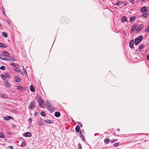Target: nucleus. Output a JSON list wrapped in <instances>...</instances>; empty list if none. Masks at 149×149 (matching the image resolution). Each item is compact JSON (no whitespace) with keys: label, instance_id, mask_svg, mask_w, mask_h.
Segmentation results:
<instances>
[{"label":"nucleus","instance_id":"50","mask_svg":"<svg viewBox=\"0 0 149 149\" xmlns=\"http://www.w3.org/2000/svg\"><path fill=\"white\" fill-rule=\"evenodd\" d=\"M126 5H127L126 3H125L124 4L123 6H126Z\"/></svg>","mask_w":149,"mask_h":149},{"label":"nucleus","instance_id":"17","mask_svg":"<svg viewBox=\"0 0 149 149\" xmlns=\"http://www.w3.org/2000/svg\"><path fill=\"white\" fill-rule=\"evenodd\" d=\"M47 104L48 105L47 107L48 108L51 107V103L50 101L47 100Z\"/></svg>","mask_w":149,"mask_h":149},{"label":"nucleus","instance_id":"18","mask_svg":"<svg viewBox=\"0 0 149 149\" xmlns=\"http://www.w3.org/2000/svg\"><path fill=\"white\" fill-rule=\"evenodd\" d=\"M1 76L2 77V79L4 80H5L6 78H9L10 77L9 75H8L7 76H6L2 75Z\"/></svg>","mask_w":149,"mask_h":149},{"label":"nucleus","instance_id":"12","mask_svg":"<svg viewBox=\"0 0 149 149\" xmlns=\"http://www.w3.org/2000/svg\"><path fill=\"white\" fill-rule=\"evenodd\" d=\"M148 10H146V7L144 6L141 8V11L143 13L146 12L148 11Z\"/></svg>","mask_w":149,"mask_h":149},{"label":"nucleus","instance_id":"52","mask_svg":"<svg viewBox=\"0 0 149 149\" xmlns=\"http://www.w3.org/2000/svg\"><path fill=\"white\" fill-rule=\"evenodd\" d=\"M34 115H35V116H36L37 115V113L36 112L35 113H34Z\"/></svg>","mask_w":149,"mask_h":149},{"label":"nucleus","instance_id":"56","mask_svg":"<svg viewBox=\"0 0 149 149\" xmlns=\"http://www.w3.org/2000/svg\"><path fill=\"white\" fill-rule=\"evenodd\" d=\"M8 134H11V133H10V132H9Z\"/></svg>","mask_w":149,"mask_h":149},{"label":"nucleus","instance_id":"41","mask_svg":"<svg viewBox=\"0 0 149 149\" xmlns=\"http://www.w3.org/2000/svg\"><path fill=\"white\" fill-rule=\"evenodd\" d=\"M65 19H67L66 18H65L64 17H62V18L61 19V21L62 22L64 23V20Z\"/></svg>","mask_w":149,"mask_h":149},{"label":"nucleus","instance_id":"25","mask_svg":"<svg viewBox=\"0 0 149 149\" xmlns=\"http://www.w3.org/2000/svg\"><path fill=\"white\" fill-rule=\"evenodd\" d=\"M26 145V141H24L22 142L21 146L22 147H24L25 146V145Z\"/></svg>","mask_w":149,"mask_h":149},{"label":"nucleus","instance_id":"8","mask_svg":"<svg viewBox=\"0 0 149 149\" xmlns=\"http://www.w3.org/2000/svg\"><path fill=\"white\" fill-rule=\"evenodd\" d=\"M134 44V41L133 40H132L130 41V46L131 48H132L133 47Z\"/></svg>","mask_w":149,"mask_h":149},{"label":"nucleus","instance_id":"3","mask_svg":"<svg viewBox=\"0 0 149 149\" xmlns=\"http://www.w3.org/2000/svg\"><path fill=\"white\" fill-rule=\"evenodd\" d=\"M34 104V102H30L29 106V109L31 110L33 109L35 107Z\"/></svg>","mask_w":149,"mask_h":149},{"label":"nucleus","instance_id":"57","mask_svg":"<svg viewBox=\"0 0 149 149\" xmlns=\"http://www.w3.org/2000/svg\"><path fill=\"white\" fill-rule=\"evenodd\" d=\"M80 125L81 127H82V125L81 124Z\"/></svg>","mask_w":149,"mask_h":149},{"label":"nucleus","instance_id":"36","mask_svg":"<svg viewBox=\"0 0 149 149\" xmlns=\"http://www.w3.org/2000/svg\"><path fill=\"white\" fill-rule=\"evenodd\" d=\"M118 140V139L115 140L114 139H113L110 141V142L111 143H113L116 142Z\"/></svg>","mask_w":149,"mask_h":149},{"label":"nucleus","instance_id":"28","mask_svg":"<svg viewBox=\"0 0 149 149\" xmlns=\"http://www.w3.org/2000/svg\"><path fill=\"white\" fill-rule=\"evenodd\" d=\"M145 32H149V25H148L147 28L145 29Z\"/></svg>","mask_w":149,"mask_h":149},{"label":"nucleus","instance_id":"20","mask_svg":"<svg viewBox=\"0 0 149 149\" xmlns=\"http://www.w3.org/2000/svg\"><path fill=\"white\" fill-rule=\"evenodd\" d=\"M80 127L79 126L77 125L76 126L75 128V131L77 132H79L80 130Z\"/></svg>","mask_w":149,"mask_h":149},{"label":"nucleus","instance_id":"39","mask_svg":"<svg viewBox=\"0 0 149 149\" xmlns=\"http://www.w3.org/2000/svg\"><path fill=\"white\" fill-rule=\"evenodd\" d=\"M2 48H6L7 46V45H6L3 44V43H2Z\"/></svg>","mask_w":149,"mask_h":149},{"label":"nucleus","instance_id":"40","mask_svg":"<svg viewBox=\"0 0 149 149\" xmlns=\"http://www.w3.org/2000/svg\"><path fill=\"white\" fill-rule=\"evenodd\" d=\"M81 138L82 139V140L84 141L85 140V138L84 137V136L83 135H81Z\"/></svg>","mask_w":149,"mask_h":149},{"label":"nucleus","instance_id":"2","mask_svg":"<svg viewBox=\"0 0 149 149\" xmlns=\"http://www.w3.org/2000/svg\"><path fill=\"white\" fill-rule=\"evenodd\" d=\"M143 25L142 24H140L138 26L135 31V33H136L141 31L143 28Z\"/></svg>","mask_w":149,"mask_h":149},{"label":"nucleus","instance_id":"24","mask_svg":"<svg viewBox=\"0 0 149 149\" xmlns=\"http://www.w3.org/2000/svg\"><path fill=\"white\" fill-rule=\"evenodd\" d=\"M135 19V17L134 16H133L131 17L130 19V22H132Z\"/></svg>","mask_w":149,"mask_h":149},{"label":"nucleus","instance_id":"1","mask_svg":"<svg viewBox=\"0 0 149 149\" xmlns=\"http://www.w3.org/2000/svg\"><path fill=\"white\" fill-rule=\"evenodd\" d=\"M143 36H140L135 39V43L136 45H137L139 44L140 42L143 39Z\"/></svg>","mask_w":149,"mask_h":149},{"label":"nucleus","instance_id":"38","mask_svg":"<svg viewBox=\"0 0 149 149\" xmlns=\"http://www.w3.org/2000/svg\"><path fill=\"white\" fill-rule=\"evenodd\" d=\"M144 47V45H140V46L139 47V49H141L143 48Z\"/></svg>","mask_w":149,"mask_h":149},{"label":"nucleus","instance_id":"16","mask_svg":"<svg viewBox=\"0 0 149 149\" xmlns=\"http://www.w3.org/2000/svg\"><path fill=\"white\" fill-rule=\"evenodd\" d=\"M30 90L33 92L35 91V89L32 85H31L30 87Z\"/></svg>","mask_w":149,"mask_h":149},{"label":"nucleus","instance_id":"15","mask_svg":"<svg viewBox=\"0 0 149 149\" xmlns=\"http://www.w3.org/2000/svg\"><path fill=\"white\" fill-rule=\"evenodd\" d=\"M15 80L16 82H20V81L21 79L18 77H15Z\"/></svg>","mask_w":149,"mask_h":149},{"label":"nucleus","instance_id":"59","mask_svg":"<svg viewBox=\"0 0 149 149\" xmlns=\"http://www.w3.org/2000/svg\"><path fill=\"white\" fill-rule=\"evenodd\" d=\"M119 130V129H118L117 130Z\"/></svg>","mask_w":149,"mask_h":149},{"label":"nucleus","instance_id":"26","mask_svg":"<svg viewBox=\"0 0 149 149\" xmlns=\"http://www.w3.org/2000/svg\"><path fill=\"white\" fill-rule=\"evenodd\" d=\"M2 35L3 37H4L5 38H6L8 36L7 34L4 32L2 33Z\"/></svg>","mask_w":149,"mask_h":149},{"label":"nucleus","instance_id":"4","mask_svg":"<svg viewBox=\"0 0 149 149\" xmlns=\"http://www.w3.org/2000/svg\"><path fill=\"white\" fill-rule=\"evenodd\" d=\"M0 58L3 60H5L8 61H9V60H8V58H6V56L2 54L0 55Z\"/></svg>","mask_w":149,"mask_h":149},{"label":"nucleus","instance_id":"34","mask_svg":"<svg viewBox=\"0 0 149 149\" xmlns=\"http://www.w3.org/2000/svg\"><path fill=\"white\" fill-rule=\"evenodd\" d=\"M81 144L79 143L78 144V149H82V147H81Z\"/></svg>","mask_w":149,"mask_h":149},{"label":"nucleus","instance_id":"54","mask_svg":"<svg viewBox=\"0 0 149 149\" xmlns=\"http://www.w3.org/2000/svg\"><path fill=\"white\" fill-rule=\"evenodd\" d=\"M146 0H141V1H142V2H143L145 1H146Z\"/></svg>","mask_w":149,"mask_h":149},{"label":"nucleus","instance_id":"42","mask_svg":"<svg viewBox=\"0 0 149 149\" xmlns=\"http://www.w3.org/2000/svg\"><path fill=\"white\" fill-rule=\"evenodd\" d=\"M11 65L13 66V67H15V66H16V64L14 63H10Z\"/></svg>","mask_w":149,"mask_h":149},{"label":"nucleus","instance_id":"29","mask_svg":"<svg viewBox=\"0 0 149 149\" xmlns=\"http://www.w3.org/2000/svg\"><path fill=\"white\" fill-rule=\"evenodd\" d=\"M123 3L122 2L119 1L116 3V5H120Z\"/></svg>","mask_w":149,"mask_h":149},{"label":"nucleus","instance_id":"7","mask_svg":"<svg viewBox=\"0 0 149 149\" xmlns=\"http://www.w3.org/2000/svg\"><path fill=\"white\" fill-rule=\"evenodd\" d=\"M18 89L21 90L22 91H25L26 90V88L20 86H17Z\"/></svg>","mask_w":149,"mask_h":149},{"label":"nucleus","instance_id":"11","mask_svg":"<svg viewBox=\"0 0 149 149\" xmlns=\"http://www.w3.org/2000/svg\"><path fill=\"white\" fill-rule=\"evenodd\" d=\"M54 115L56 117H59L61 116V113L59 112H56L55 113Z\"/></svg>","mask_w":149,"mask_h":149},{"label":"nucleus","instance_id":"22","mask_svg":"<svg viewBox=\"0 0 149 149\" xmlns=\"http://www.w3.org/2000/svg\"><path fill=\"white\" fill-rule=\"evenodd\" d=\"M1 96L2 97L4 98H6L8 97V96L5 93L2 94L1 95Z\"/></svg>","mask_w":149,"mask_h":149},{"label":"nucleus","instance_id":"44","mask_svg":"<svg viewBox=\"0 0 149 149\" xmlns=\"http://www.w3.org/2000/svg\"><path fill=\"white\" fill-rule=\"evenodd\" d=\"M38 124L39 126H41L43 125V123L39 122L38 123Z\"/></svg>","mask_w":149,"mask_h":149},{"label":"nucleus","instance_id":"43","mask_svg":"<svg viewBox=\"0 0 149 149\" xmlns=\"http://www.w3.org/2000/svg\"><path fill=\"white\" fill-rule=\"evenodd\" d=\"M114 145L115 147L117 146H118L119 145V143H115L114 144Z\"/></svg>","mask_w":149,"mask_h":149},{"label":"nucleus","instance_id":"35","mask_svg":"<svg viewBox=\"0 0 149 149\" xmlns=\"http://www.w3.org/2000/svg\"><path fill=\"white\" fill-rule=\"evenodd\" d=\"M0 69L1 70H5L6 68L4 66H2L0 67Z\"/></svg>","mask_w":149,"mask_h":149},{"label":"nucleus","instance_id":"10","mask_svg":"<svg viewBox=\"0 0 149 149\" xmlns=\"http://www.w3.org/2000/svg\"><path fill=\"white\" fill-rule=\"evenodd\" d=\"M45 123L48 124H52L53 123V121L50 120H45Z\"/></svg>","mask_w":149,"mask_h":149},{"label":"nucleus","instance_id":"19","mask_svg":"<svg viewBox=\"0 0 149 149\" xmlns=\"http://www.w3.org/2000/svg\"><path fill=\"white\" fill-rule=\"evenodd\" d=\"M3 54H5L6 56L9 57L10 56L9 53L6 51H3Z\"/></svg>","mask_w":149,"mask_h":149},{"label":"nucleus","instance_id":"55","mask_svg":"<svg viewBox=\"0 0 149 149\" xmlns=\"http://www.w3.org/2000/svg\"><path fill=\"white\" fill-rule=\"evenodd\" d=\"M8 75H9L7 74H5V76H7Z\"/></svg>","mask_w":149,"mask_h":149},{"label":"nucleus","instance_id":"23","mask_svg":"<svg viewBox=\"0 0 149 149\" xmlns=\"http://www.w3.org/2000/svg\"><path fill=\"white\" fill-rule=\"evenodd\" d=\"M5 86L7 87H9L10 86V84L8 81H6L5 83Z\"/></svg>","mask_w":149,"mask_h":149},{"label":"nucleus","instance_id":"27","mask_svg":"<svg viewBox=\"0 0 149 149\" xmlns=\"http://www.w3.org/2000/svg\"><path fill=\"white\" fill-rule=\"evenodd\" d=\"M49 110L51 111H54L55 109L52 106H51V107L49 108Z\"/></svg>","mask_w":149,"mask_h":149},{"label":"nucleus","instance_id":"21","mask_svg":"<svg viewBox=\"0 0 149 149\" xmlns=\"http://www.w3.org/2000/svg\"><path fill=\"white\" fill-rule=\"evenodd\" d=\"M110 141L109 139L108 138H106L104 139V142L105 143L108 144Z\"/></svg>","mask_w":149,"mask_h":149},{"label":"nucleus","instance_id":"47","mask_svg":"<svg viewBox=\"0 0 149 149\" xmlns=\"http://www.w3.org/2000/svg\"><path fill=\"white\" fill-rule=\"evenodd\" d=\"M147 59L148 60H149V54H148L147 57Z\"/></svg>","mask_w":149,"mask_h":149},{"label":"nucleus","instance_id":"30","mask_svg":"<svg viewBox=\"0 0 149 149\" xmlns=\"http://www.w3.org/2000/svg\"><path fill=\"white\" fill-rule=\"evenodd\" d=\"M148 15H147V13H144L142 15V16L144 17V18H146V17L147 16H148Z\"/></svg>","mask_w":149,"mask_h":149},{"label":"nucleus","instance_id":"53","mask_svg":"<svg viewBox=\"0 0 149 149\" xmlns=\"http://www.w3.org/2000/svg\"><path fill=\"white\" fill-rule=\"evenodd\" d=\"M99 134L98 133H96L95 134V136L96 135H98Z\"/></svg>","mask_w":149,"mask_h":149},{"label":"nucleus","instance_id":"60","mask_svg":"<svg viewBox=\"0 0 149 149\" xmlns=\"http://www.w3.org/2000/svg\"><path fill=\"white\" fill-rule=\"evenodd\" d=\"M80 133V134H81V133Z\"/></svg>","mask_w":149,"mask_h":149},{"label":"nucleus","instance_id":"58","mask_svg":"<svg viewBox=\"0 0 149 149\" xmlns=\"http://www.w3.org/2000/svg\"><path fill=\"white\" fill-rule=\"evenodd\" d=\"M23 69L24 70V69H24V67H23Z\"/></svg>","mask_w":149,"mask_h":149},{"label":"nucleus","instance_id":"9","mask_svg":"<svg viewBox=\"0 0 149 149\" xmlns=\"http://www.w3.org/2000/svg\"><path fill=\"white\" fill-rule=\"evenodd\" d=\"M137 26V24H134L133 25V26H132V28L131 30V32H133L136 29Z\"/></svg>","mask_w":149,"mask_h":149},{"label":"nucleus","instance_id":"6","mask_svg":"<svg viewBox=\"0 0 149 149\" xmlns=\"http://www.w3.org/2000/svg\"><path fill=\"white\" fill-rule=\"evenodd\" d=\"M4 118L6 121L8 120L11 119H13V118L12 117L9 116H7L6 117H4Z\"/></svg>","mask_w":149,"mask_h":149},{"label":"nucleus","instance_id":"45","mask_svg":"<svg viewBox=\"0 0 149 149\" xmlns=\"http://www.w3.org/2000/svg\"><path fill=\"white\" fill-rule=\"evenodd\" d=\"M28 120L30 122H31L32 121V119L31 118H29V119Z\"/></svg>","mask_w":149,"mask_h":149},{"label":"nucleus","instance_id":"49","mask_svg":"<svg viewBox=\"0 0 149 149\" xmlns=\"http://www.w3.org/2000/svg\"><path fill=\"white\" fill-rule=\"evenodd\" d=\"M2 43L0 42V47H2Z\"/></svg>","mask_w":149,"mask_h":149},{"label":"nucleus","instance_id":"46","mask_svg":"<svg viewBox=\"0 0 149 149\" xmlns=\"http://www.w3.org/2000/svg\"><path fill=\"white\" fill-rule=\"evenodd\" d=\"M8 148L10 149H14V148H13L11 146H9L8 147Z\"/></svg>","mask_w":149,"mask_h":149},{"label":"nucleus","instance_id":"33","mask_svg":"<svg viewBox=\"0 0 149 149\" xmlns=\"http://www.w3.org/2000/svg\"><path fill=\"white\" fill-rule=\"evenodd\" d=\"M0 138H5V136L2 133L0 132Z\"/></svg>","mask_w":149,"mask_h":149},{"label":"nucleus","instance_id":"51","mask_svg":"<svg viewBox=\"0 0 149 149\" xmlns=\"http://www.w3.org/2000/svg\"><path fill=\"white\" fill-rule=\"evenodd\" d=\"M77 123L78 124L80 125L81 124V123H80L79 122H77Z\"/></svg>","mask_w":149,"mask_h":149},{"label":"nucleus","instance_id":"13","mask_svg":"<svg viewBox=\"0 0 149 149\" xmlns=\"http://www.w3.org/2000/svg\"><path fill=\"white\" fill-rule=\"evenodd\" d=\"M39 102V105L41 107H43V105H42L43 104V101L41 99H39L38 100Z\"/></svg>","mask_w":149,"mask_h":149},{"label":"nucleus","instance_id":"48","mask_svg":"<svg viewBox=\"0 0 149 149\" xmlns=\"http://www.w3.org/2000/svg\"><path fill=\"white\" fill-rule=\"evenodd\" d=\"M24 73H25V74H27V72H26L25 69H24Z\"/></svg>","mask_w":149,"mask_h":149},{"label":"nucleus","instance_id":"14","mask_svg":"<svg viewBox=\"0 0 149 149\" xmlns=\"http://www.w3.org/2000/svg\"><path fill=\"white\" fill-rule=\"evenodd\" d=\"M121 20L123 22H126L127 20L126 17L125 16H122L121 18Z\"/></svg>","mask_w":149,"mask_h":149},{"label":"nucleus","instance_id":"37","mask_svg":"<svg viewBox=\"0 0 149 149\" xmlns=\"http://www.w3.org/2000/svg\"><path fill=\"white\" fill-rule=\"evenodd\" d=\"M16 68V69H15V71H16L17 72H19L21 71V70H20V69L18 68H16Z\"/></svg>","mask_w":149,"mask_h":149},{"label":"nucleus","instance_id":"5","mask_svg":"<svg viewBox=\"0 0 149 149\" xmlns=\"http://www.w3.org/2000/svg\"><path fill=\"white\" fill-rule=\"evenodd\" d=\"M31 136V133L29 132L25 133L23 134V136L25 137H30Z\"/></svg>","mask_w":149,"mask_h":149},{"label":"nucleus","instance_id":"31","mask_svg":"<svg viewBox=\"0 0 149 149\" xmlns=\"http://www.w3.org/2000/svg\"><path fill=\"white\" fill-rule=\"evenodd\" d=\"M8 60H10V61H15V58L13 57H10L9 58V59L8 58Z\"/></svg>","mask_w":149,"mask_h":149},{"label":"nucleus","instance_id":"32","mask_svg":"<svg viewBox=\"0 0 149 149\" xmlns=\"http://www.w3.org/2000/svg\"><path fill=\"white\" fill-rule=\"evenodd\" d=\"M40 114L41 116H46V114L44 112H42Z\"/></svg>","mask_w":149,"mask_h":149}]
</instances>
